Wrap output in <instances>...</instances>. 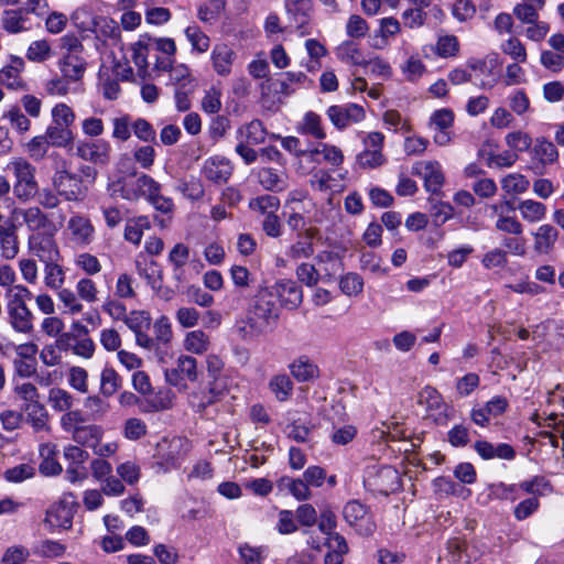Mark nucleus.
<instances>
[{"label": "nucleus", "instance_id": "nucleus-6", "mask_svg": "<svg viewBox=\"0 0 564 564\" xmlns=\"http://www.w3.org/2000/svg\"><path fill=\"white\" fill-rule=\"evenodd\" d=\"M547 403L554 408L546 419L550 421L547 425H553L554 432H544L542 435L554 447L558 446L557 436H560L564 448V384H558L549 392Z\"/></svg>", "mask_w": 564, "mask_h": 564}, {"label": "nucleus", "instance_id": "nucleus-5", "mask_svg": "<svg viewBox=\"0 0 564 564\" xmlns=\"http://www.w3.org/2000/svg\"><path fill=\"white\" fill-rule=\"evenodd\" d=\"M64 236L73 247L86 248L96 240V229L89 217L73 214L66 223Z\"/></svg>", "mask_w": 564, "mask_h": 564}, {"label": "nucleus", "instance_id": "nucleus-24", "mask_svg": "<svg viewBox=\"0 0 564 564\" xmlns=\"http://www.w3.org/2000/svg\"><path fill=\"white\" fill-rule=\"evenodd\" d=\"M212 63L214 70L219 76H227L231 72V67L236 57L235 51L227 44H217L212 51Z\"/></svg>", "mask_w": 564, "mask_h": 564}, {"label": "nucleus", "instance_id": "nucleus-18", "mask_svg": "<svg viewBox=\"0 0 564 564\" xmlns=\"http://www.w3.org/2000/svg\"><path fill=\"white\" fill-rule=\"evenodd\" d=\"M558 236L560 232L554 226L550 224L539 226L532 232L534 252L536 254H550L554 250Z\"/></svg>", "mask_w": 564, "mask_h": 564}, {"label": "nucleus", "instance_id": "nucleus-4", "mask_svg": "<svg viewBox=\"0 0 564 564\" xmlns=\"http://www.w3.org/2000/svg\"><path fill=\"white\" fill-rule=\"evenodd\" d=\"M52 186L61 195V198L66 202H79L85 196L82 178L69 171V164L66 160H63L61 165L54 171Z\"/></svg>", "mask_w": 564, "mask_h": 564}, {"label": "nucleus", "instance_id": "nucleus-25", "mask_svg": "<svg viewBox=\"0 0 564 564\" xmlns=\"http://www.w3.org/2000/svg\"><path fill=\"white\" fill-rule=\"evenodd\" d=\"M292 377L299 382L312 381L319 376L318 367L306 356H301L289 365Z\"/></svg>", "mask_w": 564, "mask_h": 564}, {"label": "nucleus", "instance_id": "nucleus-45", "mask_svg": "<svg viewBox=\"0 0 564 564\" xmlns=\"http://www.w3.org/2000/svg\"><path fill=\"white\" fill-rule=\"evenodd\" d=\"M2 118L7 120L12 130L18 133H26L31 129V121L28 116L17 105L11 106L3 112Z\"/></svg>", "mask_w": 564, "mask_h": 564}, {"label": "nucleus", "instance_id": "nucleus-28", "mask_svg": "<svg viewBox=\"0 0 564 564\" xmlns=\"http://www.w3.org/2000/svg\"><path fill=\"white\" fill-rule=\"evenodd\" d=\"M44 135L47 138V141L52 147L63 149H70L74 147L75 137L70 128L51 123L46 128Z\"/></svg>", "mask_w": 564, "mask_h": 564}, {"label": "nucleus", "instance_id": "nucleus-43", "mask_svg": "<svg viewBox=\"0 0 564 564\" xmlns=\"http://www.w3.org/2000/svg\"><path fill=\"white\" fill-rule=\"evenodd\" d=\"M533 156L541 164L549 165L557 161L558 151L551 141H547L544 138H539L535 140Z\"/></svg>", "mask_w": 564, "mask_h": 564}, {"label": "nucleus", "instance_id": "nucleus-48", "mask_svg": "<svg viewBox=\"0 0 564 564\" xmlns=\"http://www.w3.org/2000/svg\"><path fill=\"white\" fill-rule=\"evenodd\" d=\"M459 47V41L455 35L445 34L438 36L433 51L442 58H449L458 55Z\"/></svg>", "mask_w": 564, "mask_h": 564}, {"label": "nucleus", "instance_id": "nucleus-10", "mask_svg": "<svg viewBox=\"0 0 564 564\" xmlns=\"http://www.w3.org/2000/svg\"><path fill=\"white\" fill-rule=\"evenodd\" d=\"M13 218H22L23 224L29 230V235L46 234L55 229L54 223L48 215L44 213L40 206L14 207L11 212Z\"/></svg>", "mask_w": 564, "mask_h": 564}, {"label": "nucleus", "instance_id": "nucleus-23", "mask_svg": "<svg viewBox=\"0 0 564 564\" xmlns=\"http://www.w3.org/2000/svg\"><path fill=\"white\" fill-rule=\"evenodd\" d=\"M316 234L317 230L313 227L305 229L304 234H299L297 240L289 247L285 254L292 260L310 258L314 252L312 240Z\"/></svg>", "mask_w": 564, "mask_h": 564}, {"label": "nucleus", "instance_id": "nucleus-39", "mask_svg": "<svg viewBox=\"0 0 564 564\" xmlns=\"http://www.w3.org/2000/svg\"><path fill=\"white\" fill-rule=\"evenodd\" d=\"M260 185L271 192H282L288 187L286 177L270 167H262L258 172Z\"/></svg>", "mask_w": 564, "mask_h": 564}, {"label": "nucleus", "instance_id": "nucleus-54", "mask_svg": "<svg viewBox=\"0 0 564 564\" xmlns=\"http://www.w3.org/2000/svg\"><path fill=\"white\" fill-rule=\"evenodd\" d=\"M501 188L507 194H522L528 191L530 186L529 180L519 173H510L502 177Z\"/></svg>", "mask_w": 564, "mask_h": 564}, {"label": "nucleus", "instance_id": "nucleus-17", "mask_svg": "<svg viewBox=\"0 0 564 564\" xmlns=\"http://www.w3.org/2000/svg\"><path fill=\"white\" fill-rule=\"evenodd\" d=\"M197 375V361L194 357L187 355L178 357L175 368L165 370L166 381L174 387L181 388H186V384L183 383V377L189 381H195Z\"/></svg>", "mask_w": 564, "mask_h": 564}, {"label": "nucleus", "instance_id": "nucleus-31", "mask_svg": "<svg viewBox=\"0 0 564 564\" xmlns=\"http://www.w3.org/2000/svg\"><path fill=\"white\" fill-rule=\"evenodd\" d=\"M56 454V445L51 443L41 445L40 455L43 458L39 467L41 474L45 476H55L62 473V466L55 459Z\"/></svg>", "mask_w": 564, "mask_h": 564}, {"label": "nucleus", "instance_id": "nucleus-12", "mask_svg": "<svg viewBox=\"0 0 564 564\" xmlns=\"http://www.w3.org/2000/svg\"><path fill=\"white\" fill-rule=\"evenodd\" d=\"M345 520L354 527L360 535H370L376 529L372 517L365 505L357 500L346 503L343 510Z\"/></svg>", "mask_w": 564, "mask_h": 564}, {"label": "nucleus", "instance_id": "nucleus-51", "mask_svg": "<svg viewBox=\"0 0 564 564\" xmlns=\"http://www.w3.org/2000/svg\"><path fill=\"white\" fill-rule=\"evenodd\" d=\"M238 553L241 564H263L267 547L252 546L249 543H242L238 546Z\"/></svg>", "mask_w": 564, "mask_h": 564}, {"label": "nucleus", "instance_id": "nucleus-3", "mask_svg": "<svg viewBox=\"0 0 564 564\" xmlns=\"http://www.w3.org/2000/svg\"><path fill=\"white\" fill-rule=\"evenodd\" d=\"M192 448L191 442L186 437L174 436L161 440L155 449L154 458L156 464L167 471L180 467Z\"/></svg>", "mask_w": 564, "mask_h": 564}, {"label": "nucleus", "instance_id": "nucleus-56", "mask_svg": "<svg viewBox=\"0 0 564 564\" xmlns=\"http://www.w3.org/2000/svg\"><path fill=\"white\" fill-rule=\"evenodd\" d=\"M52 123L70 128L76 119L74 110L65 102L56 104L51 110Z\"/></svg>", "mask_w": 564, "mask_h": 564}, {"label": "nucleus", "instance_id": "nucleus-32", "mask_svg": "<svg viewBox=\"0 0 564 564\" xmlns=\"http://www.w3.org/2000/svg\"><path fill=\"white\" fill-rule=\"evenodd\" d=\"M172 63L173 62L171 59H167L158 62L155 66L159 69L169 70L171 82L178 87L186 88L187 86H191L193 79L191 77L189 68L184 64L173 66Z\"/></svg>", "mask_w": 564, "mask_h": 564}, {"label": "nucleus", "instance_id": "nucleus-22", "mask_svg": "<svg viewBox=\"0 0 564 564\" xmlns=\"http://www.w3.org/2000/svg\"><path fill=\"white\" fill-rule=\"evenodd\" d=\"M24 69V61L21 57L13 56L9 65L0 69V84L10 89L24 88V82L21 73Z\"/></svg>", "mask_w": 564, "mask_h": 564}, {"label": "nucleus", "instance_id": "nucleus-1", "mask_svg": "<svg viewBox=\"0 0 564 564\" xmlns=\"http://www.w3.org/2000/svg\"><path fill=\"white\" fill-rule=\"evenodd\" d=\"M272 292L267 286H260L251 299L245 321L239 328L242 339H253L265 335L276 324L279 308L272 300Z\"/></svg>", "mask_w": 564, "mask_h": 564}, {"label": "nucleus", "instance_id": "nucleus-64", "mask_svg": "<svg viewBox=\"0 0 564 564\" xmlns=\"http://www.w3.org/2000/svg\"><path fill=\"white\" fill-rule=\"evenodd\" d=\"M465 541L458 538L447 542V551L452 564H469V557L465 554Z\"/></svg>", "mask_w": 564, "mask_h": 564}, {"label": "nucleus", "instance_id": "nucleus-46", "mask_svg": "<svg viewBox=\"0 0 564 564\" xmlns=\"http://www.w3.org/2000/svg\"><path fill=\"white\" fill-rule=\"evenodd\" d=\"M44 263V283L51 290H59L65 282V271L56 260H48Z\"/></svg>", "mask_w": 564, "mask_h": 564}, {"label": "nucleus", "instance_id": "nucleus-19", "mask_svg": "<svg viewBox=\"0 0 564 564\" xmlns=\"http://www.w3.org/2000/svg\"><path fill=\"white\" fill-rule=\"evenodd\" d=\"M274 291L281 305L288 310H295L303 301L301 288L292 280H280L274 284Z\"/></svg>", "mask_w": 564, "mask_h": 564}, {"label": "nucleus", "instance_id": "nucleus-8", "mask_svg": "<svg viewBox=\"0 0 564 564\" xmlns=\"http://www.w3.org/2000/svg\"><path fill=\"white\" fill-rule=\"evenodd\" d=\"M77 507L76 497L70 492L64 494L58 502L47 510L45 522L53 529L68 530L72 528Z\"/></svg>", "mask_w": 564, "mask_h": 564}, {"label": "nucleus", "instance_id": "nucleus-59", "mask_svg": "<svg viewBox=\"0 0 564 564\" xmlns=\"http://www.w3.org/2000/svg\"><path fill=\"white\" fill-rule=\"evenodd\" d=\"M337 56L340 61L345 63H350L352 65H366V59L362 57L359 48L356 44L351 42H344L337 48Z\"/></svg>", "mask_w": 564, "mask_h": 564}, {"label": "nucleus", "instance_id": "nucleus-11", "mask_svg": "<svg viewBox=\"0 0 564 564\" xmlns=\"http://www.w3.org/2000/svg\"><path fill=\"white\" fill-rule=\"evenodd\" d=\"M55 231L52 230L46 234H33L28 237V250L42 262L48 260H57L59 257V249L55 240Z\"/></svg>", "mask_w": 564, "mask_h": 564}, {"label": "nucleus", "instance_id": "nucleus-26", "mask_svg": "<svg viewBox=\"0 0 564 564\" xmlns=\"http://www.w3.org/2000/svg\"><path fill=\"white\" fill-rule=\"evenodd\" d=\"M137 273L144 278L152 289H160L163 282V272L159 263L154 260L137 259Z\"/></svg>", "mask_w": 564, "mask_h": 564}, {"label": "nucleus", "instance_id": "nucleus-62", "mask_svg": "<svg viewBox=\"0 0 564 564\" xmlns=\"http://www.w3.org/2000/svg\"><path fill=\"white\" fill-rule=\"evenodd\" d=\"M229 274L234 285L239 290H247L253 284V274L243 265H232Z\"/></svg>", "mask_w": 564, "mask_h": 564}, {"label": "nucleus", "instance_id": "nucleus-58", "mask_svg": "<svg viewBox=\"0 0 564 564\" xmlns=\"http://www.w3.org/2000/svg\"><path fill=\"white\" fill-rule=\"evenodd\" d=\"M429 203L431 204L430 214L436 226L444 225L453 217L454 209L451 204L435 200L433 198H430Z\"/></svg>", "mask_w": 564, "mask_h": 564}, {"label": "nucleus", "instance_id": "nucleus-33", "mask_svg": "<svg viewBox=\"0 0 564 564\" xmlns=\"http://www.w3.org/2000/svg\"><path fill=\"white\" fill-rule=\"evenodd\" d=\"M522 219L524 221L535 224L542 221L546 217V206L543 203L533 199L520 200L517 205Z\"/></svg>", "mask_w": 564, "mask_h": 564}, {"label": "nucleus", "instance_id": "nucleus-9", "mask_svg": "<svg viewBox=\"0 0 564 564\" xmlns=\"http://www.w3.org/2000/svg\"><path fill=\"white\" fill-rule=\"evenodd\" d=\"M74 148L77 158L94 165L106 166L110 162L111 145L106 140H78Z\"/></svg>", "mask_w": 564, "mask_h": 564}, {"label": "nucleus", "instance_id": "nucleus-37", "mask_svg": "<svg viewBox=\"0 0 564 564\" xmlns=\"http://www.w3.org/2000/svg\"><path fill=\"white\" fill-rule=\"evenodd\" d=\"M102 436L104 429L97 424H84L72 434V438L75 443L90 448H93V445L97 441H101Z\"/></svg>", "mask_w": 564, "mask_h": 564}, {"label": "nucleus", "instance_id": "nucleus-41", "mask_svg": "<svg viewBox=\"0 0 564 564\" xmlns=\"http://www.w3.org/2000/svg\"><path fill=\"white\" fill-rule=\"evenodd\" d=\"M4 297L7 300V311L14 308H24L26 301L32 297L31 291L23 284H14L4 290Z\"/></svg>", "mask_w": 564, "mask_h": 564}, {"label": "nucleus", "instance_id": "nucleus-50", "mask_svg": "<svg viewBox=\"0 0 564 564\" xmlns=\"http://www.w3.org/2000/svg\"><path fill=\"white\" fill-rule=\"evenodd\" d=\"M50 147L52 145L44 134L33 137L23 145L24 151L34 161H42L46 156Z\"/></svg>", "mask_w": 564, "mask_h": 564}, {"label": "nucleus", "instance_id": "nucleus-2", "mask_svg": "<svg viewBox=\"0 0 564 564\" xmlns=\"http://www.w3.org/2000/svg\"><path fill=\"white\" fill-rule=\"evenodd\" d=\"M6 171L12 174V194L14 198L26 204L39 193L36 167L22 156H14L7 163Z\"/></svg>", "mask_w": 564, "mask_h": 564}, {"label": "nucleus", "instance_id": "nucleus-35", "mask_svg": "<svg viewBox=\"0 0 564 564\" xmlns=\"http://www.w3.org/2000/svg\"><path fill=\"white\" fill-rule=\"evenodd\" d=\"M1 23L3 29L9 33H20L30 28L29 19L20 8L3 11Z\"/></svg>", "mask_w": 564, "mask_h": 564}, {"label": "nucleus", "instance_id": "nucleus-57", "mask_svg": "<svg viewBox=\"0 0 564 564\" xmlns=\"http://www.w3.org/2000/svg\"><path fill=\"white\" fill-rule=\"evenodd\" d=\"M280 206V200L273 195H261L250 199L249 208L258 212L264 216L270 213H275Z\"/></svg>", "mask_w": 564, "mask_h": 564}, {"label": "nucleus", "instance_id": "nucleus-29", "mask_svg": "<svg viewBox=\"0 0 564 564\" xmlns=\"http://www.w3.org/2000/svg\"><path fill=\"white\" fill-rule=\"evenodd\" d=\"M267 130L260 120H252L251 122L241 126L237 130V138L239 141L249 143L251 145L261 144L265 141Z\"/></svg>", "mask_w": 564, "mask_h": 564}, {"label": "nucleus", "instance_id": "nucleus-7", "mask_svg": "<svg viewBox=\"0 0 564 564\" xmlns=\"http://www.w3.org/2000/svg\"><path fill=\"white\" fill-rule=\"evenodd\" d=\"M159 188V183L147 174H141L134 181H117L110 186L111 195L120 193L127 200H138L141 197H149Z\"/></svg>", "mask_w": 564, "mask_h": 564}, {"label": "nucleus", "instance_id": "nucleus-63", "mask_svg": "<svg viewBox=\"0 0 564 564\" xmlns=\"http://www.w3.org/2000/svg\"><path fill=\"white\" fill-rule=\"evenodd\" d=\"M147 433L148 426L139 417H130L123 424L122 434L129 441H138L145 436Z\"/></svg>", "mask_w": 564, "mask_h": 564}, {"label": "nucleus", "instance_id": "nucleus-40", "mask_svg": "<svg viewBox=\"0 0 564 564\" xmlns=\"http://www.w3.org/2000/svg\"><path fill=\"white\" fill-rule=\"evenodd\" d=\"M269 389L280 402L288 401L294 389L291 378L286 373L274 375L269 381Z\"/></svg>", "mask_w": 564, "mask_h": 564}, {"label": "nucleus", "instance_id": "nucleus-53", "mask_svg": "<svg viewBox=\"0 0 564 564\" xmlns=\"http://www.w3.org/2000/svg\"><path fill=\"white\" fill-rule=\"evenodd\" d=\"M520 489L533 496H546L552 492L551 482L543 476H534L529 480H524L519 485Z\"/></svg>", "mask_w": 564, "mask_h": 564}, {"label": "nucleus", "instance_id": "nucleus-15", "mask_svg": "<svg viewBox=\"0 0 564 564\" xmlns=\"http://www.w3.org/2000/svg\"><path fill=\"white\" fill-rule=\"evenodd\" d=\"M329 121L339 130L365 119V110L357 104L333 105L326 110Z\"/></svg>", "mask_w": 564, "mask_h": 564}, {"label": "nucleus", "instance_id": "nucleus-20", "mask_svg": "<svg viewBox=\"0 0 564 564\" xmlns=\"http://www.w3.org/2000/svg\"><path fill=\"white\" fill-rule=\"evenodd\" d=\"M21 410L25 414V422L31 425L34 432H50L48 412L43 403L40 401L23 403Z\"/></svg>", "mask_w": 564, "mask_h": 564}, {"label": "nucleus", "instance_id": "nucleus-60", "mask_svg": "<svg viewBox=\"0 0 564 564\" xmlns=\"http://www.w3.org/2000/svg\"><path fill=\"white\" fill-rule=\"evenodd\" d=\"M57 297L67 313L76 315L83 312L84 305L82 304L77 293L70 289L61 288L58 290Z\"/></svg>", "mask_w": 564, "mask_h": 564}, {"label": "nucleus", "instance_id": "nucleus-52", "mask_svg": "<svg viewBox=\"0 0 564 564\" xmlns=\"http://www.w3.org/2000/svg\"><path fill=\"white\" fill-rule=\"evenodd\" d=\"M301 131L316 139L322 140L326 138V132L322 126V118L313 111H308L304 115L301 123Z\"/></svg>", "mask_w": 564, "mask_h": 564}, {"label": "nucleus", "instance_id": "nucleus-30", "mask_svg": "<svg viewBox=\"0 0 564 564\" xmlns=\"http://www.w3.org/2000/svg\"><path fill=\"white\" fill-rule=\"evenodd\" d=\"M307 155L310 156L311 161L317 163L319 162V160L316 156L322 155L324 162L336 167L341 165L344 162V154L339 148L323 142L318 143L315 149L308 151Z\"/></svg>", "mask_w": 564, "mask_h": 564}, {"label": "nucleus", "instance_id": "nucleus-55", "mask_svg": "<svg viewBox=\"0 0 564 564\" xmlns=\"http://www.w3.org/2000/svg\"><path fill=\"white\" fill-rule=\"evenodd\" d=\"M84 406L94 421L104 419L110 410V404L97 394L87 397L84 401Z\"/></svg>", "mask_w": 564, "mask_h": 564}, {"label": "nucleus", "instance_id": "nucleus-36", "mask_svg": "<svg viewBox=\"0 0 564 564\" xmlns=\"http://www.w3.org/2000/svg\"><path fill=\"white\" fill-rule=\"evenodd\" d=\"M151 228V223L147 216L133 217L127 220L123 237L127 241L138 246L141 242L144 230Z\"/></svg>", "mask_w": 564, "mask_h": 564}, {"label": "nucleus", "instance_id": "nucleus-42", "mask_svg": "<svg viewBox=\"0 0 564 564\" xmlns=\"http://www.w3.org/2000/svg\"><path fill=\"white\" fill-rule=\"evenodd\" d=\"M209 346V336L200 329L188 332L183 341L184 349L196 355L206 352Z\"/></svg>", "mask_w": 564, "mask_h": 564}, {"label": "nucleus", "instance_id": "nucleus-21", "mask_svg": "<svg viewBox=\"0 0 564 564\" xmlns=\"http://www.w3.org/2000/svg\"><path fill=\"white\" fill-rule=\"evenodd\" d=\"M20 251V242L14 224L0 226V256L13 260Z\"/></svg>", "mask_w": 564, "mask_h": 564}, {"label": "nucleus", "instance_id": "nucleus-14", "mask_svg": "<svg viewBox=\"0 0 564 564\" xmlns=\"http://www.w3.org/2000/svg\"><path fill=\"white\" fill-rule=\"evenodd\" d=\"M412 174L422 177L425 189L433 194H437L445 182L442 166L437 161L430 160L414 163Z\"/></svg>", "mask_w": 564, "mask_h": 564}, {"label": "nucleus", "instance_id": "nucleus-16", "mask_svg": "<svg viewBox=\"0 0 564 564\" xmlns=\"http://www.w3.org/2000/svg\"><path fill=\"white\" fill-rule=\"evenodd\" d=\"M367 481L373 490L383 495H389L401 487L400 475L391 466H381L370 471Z\"/></svg>", "mask_w": 564, "mask_h": 564}, {"label": "nucleus", "instance_id": "nucleus-61", "mask_svg": "<svg viewBox=\"0 0 564 564\" xmlns=\"http://www.w3.org/2000/svg\"><path fill=\"white\" fill-rule=\"evenodd\" d=\"M280 485L288 488L297 500H307L311 497L310 486L303 478L292 479L284 477L281 479Z\"/></svg>", "mask_w": 564, "mask_h": 564}, {"label": "nucleus", "instance_id": "nucleus-49", "mask_svg": "<svg viewBox=\"0 0 564 564\" xmlns=\"http://www.w3.org/2000/svg\"><path fill=\"white\" fill-rule=\"evenodd\" d=\"M121 387V378L111 367H105L100 373V393L112 397Z\"/></svg>", "mask_w": 564, "mask_h": 564}, {"label": "nucleus", "instance_id": "nucleus-38", "mask_svg": "<svg viewBox=\"0 0 564 564\" xmlns=\"http://www.w3.org/2000/svg\"><path fill=\"white\" fill-rule=\"evenodd\" d=\"M86 69L85 61L76 54H67L61 62V72L67 80H79Z\"/></svg>", "mask_w": 564, "mask_h": 564}, {"label": "nucleus", "instance_id": "nucleus-44", "mask_svg": "<svg viewBox=\"0 0 564 564\" xmlns=\"http://www.w3.org/2000/svg\"><path fill=\"white\" fill-rule=\"evenodd\" d=\"M47 402L56 412H66L74 405V397L67 390L58 387L51 388Z\"/></svg>", "mask_w": 564, "mask_h": 564}, {"label": "nucleus", "instance_id": "nucleus-27", "mask_svg": "<svg viewBox=\"0 0 564 564\" xmlns=\"http://www.w3.org/2000/svg\"><path fill=\"white\" fill-rule=\"evenodd\" d=\"M189 259V249L186 245L176 243L169 253V262L173 267V276L177 282L186 280L184 267Z\"/></svg>", "mask_w": 564, "mask_h": 564}, {"label": "nucleus", "instance_id": "nucleus-13", "mask_svg": "<svg viewBox=\"0 0 564 564\" xmlns=\"http://www.w3.org/2000/svg\"><path fill=\"white\" fill-rule=\"evenodd\" d=\"M234 172L231 161L221 155H213L207 158L200 173L208 182L215 185H223L228 182Z\"/></svg>", "mask_w": 564, "mask_h": 564}, {"label": "nucleus", "instance_id": "nucleus-34", "mask_svg": "<svg viewBox=\"0 0 564 564\" xmlns=\"http://www.w3.org/2000/svg\"><path fill=\"white\" fill-rule=\"evenodd\" d=\"M11 327L21 334L29 335L33 330V314L29 307L8 310Z\"/></svg>", "mask_w": 564, "mask_h": 564}, {"label": "nucleus", "instance_id": "nucleus-47", "mask_svg": "<svg viewBox=\"0 0 564 564\" xmlns=\"http://www.w3.org/2000/svg\"><path fill=\"white\" fill-rule=\"evenodd\" d=\"M544 6V0H533L531 2L518 3L513 8L514 17L523 23H534L539 19L538 11Z\"/></svg>", "mask_w": 564, "mask_h": 564}]
</instances>
